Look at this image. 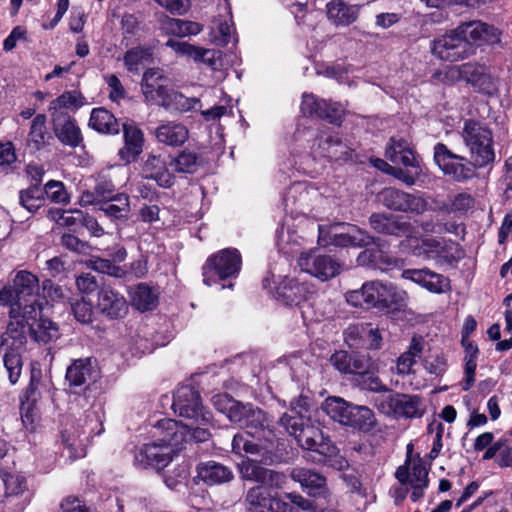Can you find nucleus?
<instances>
[{"mask_svg":"<svg viewBox=\"0 0 512 512\" xmlns=\"http://www.w3.org/2000/svg\"><path fill=\"white\" fill-rule=\"evenodd\" d=\"M221 400L226 402L225 409L230 421L246 429L245 433H238L233 437L232 451L239 455H242V453L261 455L264 463H270L272 451L248 438V436H252L259 440L264 439L269 443L273 442L276 435L266 414L250 403L243 404L227 396H219L215 404Z\"/></svg>","mask_w":512,"mask_h":512,"instance_id":"1","label":"nucleus"},{"mask_svg":"<svg viewBox=\"0 0 512 512\" xmlns=\"http://www.w3.org/2000/svg\"><path fill=\"white\" fill-rule=\"evenodd\" d=\"M188 429L174 419H161L153 427L154 441L144 444L135 454V464L141 467L165 468L187 441Z\"/></svg>","mask_w":512,"mask_h":512,"instance_id":"2","label":"nucleus"},{"mask_svg":"<svg viewBox=\"0 0 512 512\" xmlns=\"http://www.w3.org/2000/svg\"><path fill=\"white\" fill-rule=\"evenodd\" d=\"M308 402L309 399L304 396L291 401L290 409L279 419V424L295 438L303 449L331 456L335 453V446L307 415Z\"/></svg>","mask_w":512,"mask_h":512,"instance_id":"3","label":"nucleus"},{"mask_svg":"<svg viewBox=\"0 0 512 512\" xmlns=\"http://www.w3.org/2000/svg\"><path fill=\"white\" fill-rule=\"evenodd\" d=\"M39 279L33 273L21 270L13 279L12 285L0 289V306H9V317L14 319H35L41 314L38 303Z\"/></svg>","mask_w":512,"mask_h":512,"instance_id":"4","label":"nucleus"},{"mask_svg":"<svg viewBox=\"0 0 512 512\" xmlns=\"http://www.w3.org/2000/svg\"><path fill=\"white\" fill-rule=\"evenodd\" d=\"M385 156L392 163L401 164L404 167L401 168L389 165L382 159L374 160V166L408 186L414 185L422 174L421 163L408 141L404 138H391L390 144L386 148Z\"/></svg>","mask_w":512,"mask_h":512,"instance_id":"5","label":"nucleus"},{"mask_svg":"<svg viewBox=\"0 0 512 512\" xmlns=\"http://www.w3.org/2000/svg\"><path fill=\"white\" fill-rule=\"evenodd\" d=\"M462 138L474 165L484 168L494 163L496 155L490 128L479 121L467 120L464 123Z\"/></svg>","mask_w":512,"mask_h":512,"instance_id":"6","label":"nucleus"},{"mask_svg":"<svg viewBox=\"0 0 512 512\" xmlns=\"http://www.w3.org/2000/svg\"><path fill=\"white\" fill-rule=\"evenodd\" d=\"M407 242L414 256L435 260L440 264L453 265L463 257L459 245L445 238L410 237Z\"/></svg>","mask_w":512,"mask_h":512,"instance_id":"7","label":"nucleus"},{"mask_svg":"<svg viewBox=\"0 0 512 512\" xmlns=\"http://www.w3.org/2000/svg\"><path fill=\"white\" fill-rule=\"evenodd\" d=\"M434 162L444 175L458 183L468 182L478 177L477 169L471 158L452 152L445 144L434 146Z\"/></svg>","mask_w":512,"mask_h":512,"instance_id":"8","label":"nucleus"},{"mask_svg":"<svg viewBox=\"0 0 512 512\" xmlns=\"http://www.w3.org/2000/svg\"><path fill=\"white\" fill-rule=\"evenodd\" d=\"M241 265V254L237 249H223L206 260L202 268L203 282L211 286L218 280L236 277L241 270Z\"/></svg>","mask_w":512,"mask_h":512,"instance_id":"9","label":"nucleus"},{"mask_svg":"<svg viewBox=\"0 0 512 512\" xmlns=\"http://www.w3.org/2000/svg\"><path fill=\"white\" fill-rule=\"evenodd\" d=\"M318 241L321 245L336 247H363L370 243L372 236L355 225L336 223L319 225Z\"/></svg>","mask_w":512,"mask_h":512,"instance_id":"10","label":"nucleus"},{"mask_svg":"<svg viewBox=\"0 0 512 512\" xmlns=\"http://www.w3.org/2000/svg\"><path fill=\"white\" fill-rule=\"evenodd\" d=\"M26 333H31L38 342L47 343L59 337L57 325L49 319L39 318L11 320L7 326L6 334L19 344H23Z\"/></svg>","mask_w":512,"mask_h":512,"instance_id":"11","label":"nucleus"},{"mask_svg":"<svg viewBox=\"0 0 512 512\" xmlns=\"http://www.w3.org/2000/svg\"><path fill=\"white\" fill-rule=\"evenodd\" d=\"M259 456L262 458L261 455ZM272 459H274L273 453ZM272 463L273 460H271L270 463H264L262 459H260V461H256L249 457H245L237 465L240 478L244 481L258 483V486H267L269 488H275V490H280L286 484L287 477L283 472L263 466V464L268 465Z\"/></svg>","mask_w":512,"mask_h":512,"instance_id":"12","label":"nucleus"},{"mask_svg":"<svg viewBox=\"0 0 512 512\" xmlns=\"http://www.w3.org/2000/svg\"><path fill=\"white\" fill-rule=\"evenodd\" d=\"M378 409L395 417L418 418L425 412L422 399L417 395L396 393L376 400Z\"/></svg>","mask_w":512,"mask_h":512,"instance_id":"13","label":"nucleus"},{"mask_svg":"<svg viewBox=\"0 0 512 512\" xmlns=\"http://www.w3.org/2000/svg\"><path fill=\"white\" fill-rule=\"evenodd\" d=\"M298 265L303 272L313 277L327 281L340 274L341 264L332 256L319 254L316 251L301 253Z\"/></svg>","mask_w":512,"mask_h":512,"instance_id":"14","label":"nucleus"},{"mask_svg":"<svg viewBox=\"0 0 512 512\" xmlns=\"http://www.w3.org/2000/svg\"><path fill=\"white\" fill-rule=\"evenodd\" d=\"M431 52L442 61L456 62L472 54L473 48L463 38H460L454 29L434 39L431 45Z\"/></svg>","mask_w":512,"mask_h":512,"instance_id":"15","label":"nucleus"},{"mask_svg":"<svg viewBox=\"0 0 512 512\" xmlns=\"http://www.w3.org/2000/svg\"><path fill=\"white\" fill-rule=\"evenodd\" d=\"M172 408L181 417L199 420L204 424L210 421V414L203 412L200 395L193 387L186 385L177 389L173 397Z\"/></svg>","mask_w":512,"mask_h":512,"instance_id":"16","label":"nucleus"},{"mask_svg":"<svg viewBox=\"0 0 512 512\" xmlns=\"http://www.w3.org/2000/svg\"><path fill=\"white\" fill-rule=\"evenodd\" d=\"M385 207L400 212L422 214L428 209V202L419 194L407 193L395 188H386L380 193Z\"/></svg>","mask_w":512,"mask_h":512,"instance_id":"17","label":"nucleus"},{"mask_svg":"<svg viewBox=\"0 0 512 512\" xmlns=\"http://www.w3.org/2000/svg\"><path fill=\"white\" fill-rule=\"evenodd\" d=\"M267 486H253L246 492L244 503L249 512H287L288 504Z\"/></svg>","mask_w":512,"mask_h":512,"instance_id":"18","label":"nucleus"},{"mask_svg":"<svg viewBox=\"0 0 512 512\" xmlns=\"http://www.w3.org/2000/svg\"><path fill=\"white\" fill-rule=\"evenodd\" d=\"M395 478L401 485H407L412 490L410 498L413 502L423 498L429 486L428 471L420 462L414 463L411 469L407 464L399 466Z\"/></svg>","mask_w":512,"mask_h":512,"instance_id":"19","label":"nucleus"},{"mask_svg":"<svg viewBox=\"0 0 512 512\" xmlns=\"http://www.w3.org/2000/svg\"><path fill=\"white\" fill-rule=\"evenodd\" d=\"M373 294L372 308L386 311L400 310L405 305L406 293L391 283L370 281Z\"/></svg>","mask_w":512,"mask_h":512,"instance_id":"20","label":"nucleus"},{"mask_svg":"<svg viewBox=\"0 0 512 512\" xmlns=\"http://www.w3.org/2000/svg\"><path fill=\"white\" fill-rule=\"evenodd\" d=\"M311 152L315 156L326 157L330 160L346 161L352 158L353 149L338 136L321 133L314 140Z\"/></svg>","mask_w":512,"mask_h":512,"instance_id":"21","label":"nucleus"},{"mask_svg":"<svg viewBox=\"0 0 512 512\" xmlns=\"http://www.w3.org/2000/svg\"><path fill=\"white\" fill-rule=\"evenodd\" d=\"M168 77L159 68L147 69L141 79V91L146 103L159 105L168 86Z\"/></svg>","mask_w":512,"mask_h":512,"instance_id":"22","label":"nucleus"},{"mask_svg":"<svg viewBox=\"0 0 512 512\" xmlns=\"http://www.w3.org/2000/svg\"><path fill=\"white\" fill-rule=\"evenodd\" d=\"M219 10L223 11V13H220L219 17L213 20L209 37L213 44L223 47L232 41L236 43L237 38L232 22L231 10L226 0L222 5H219Z\"/></svg>","mask_w":512,"mask_h":512,"instance_id":"23","label":"nucleus"},{"mask_svg":"<svg viewBox=\"0 0 512 512\" xmlns=\"http://www.w3.org/2000/svg\"><path fill=\"white\" fill-rule=\"evenodd\" d=\"M357 257V263L360 266H368L381 271L387 270L395 261L386 251V243L379 238L372 237V240Z\"/></svg>","mask_w":512,"mask_h":512,"instance_id":"24","label":"nucleus"},{"mask_svg":"<svg viewBox=\"0 0 512 512\" xmlns=\"http://www.w3.org/2000/svg\"><path fill=\"white\" fill-rule=\"evenodd\" d=\"M290 477L313 497L327 498L330 495L326 485V478L314 470L295 467L292 469Z\"/></svg>","mask_w":512,"mask_h":512,"instance_id":"25","label":"nucleus"},{"mask_svg":"<svg viewBox=\"0 0 512 512\" xmlns=\"http://www.w3.org/2000/svg\"><path fill=\"white\" fill-rule=\"evenodd\" d=\"M96 306L102 314L112 319L123 317L128 309L125 297L110 286L100 288Z\"/></svg>","mask_w":512,"mask_h":512,"instance_id":"26","label":"nucleus"},{"mask_svg":"<svg viewBox=\"0 0 512 512\" xmlns=\"http://www.w3.org/2000/svg\"><path fill=\"white\" fill-rule=\"evenodd\" d=\"M460 38H463L473 48L474 43L487 41L490 43L499 41L498 30L481 21H470L459 25L456 29Z\"/></svg>","mask_w":512,"mask_h":512,"instance_id":"27","label":"nucleus"},{"mask_svg":"<svg viewBox=\"0 0 512 512\" xmlns=\"http://www.w3.org/2000/svg\"><path fill=\"white\" fill-rule=\"evenodd\" d=\"M403 278L413 281L432 293H444L449 289V280L445 276L435 273L428 268L407 269L403 271Z\"/></svg>","mask_w":512,"mask_h":512,"instance_id":"28","label":"nucleus"},{"mask_svg":"<svg viewBox=\"0 0 512 512\" xmlns=\"http://www.w3.org/2000/svg\"><path fill=\"white\" fill-rule=\"evenodd\" d=\"M369 223L376 232L387 235L402 236L410 231V223L393 214L374 213L370 216Z\"/></svg>","mask_w":512,"mask_h":512,"instance_id":"29","label":"nucleus"},{"mask_svg":"<svg viewBox=\"0 0 512 512\" xmlns=\"http://www.w3.org/2000/svg\"><path fill=\"white\" fill-rule=\"evenodd\" d=\"M86 104V99L80 91H65L49 104L50 117H71L69 112H74Z\"/></svg>","mask_w":512,"mask_h":512,"instance_id":"30","label":"nucleus"},{"mask_svg":"<svg viewBox=\"0 0 512 512\" xmlns=\"http://www.w3.org/2000/svg\"><path fill=\"white\" fill-rule=\"evenodd\" d=\"M326 15L333 25L346 27L357 20L359 7L343 0H331L326 4Z\"/></svg>","mask_w":512,"mask_h":512,"instance_id":"31","label":"nucleus"},{"mask_svg":"<svg viewBox=\"0 0 512 512\" xmlns=\"http://www.w3.org/2000/svg\"><path fill=\"white\" fill-rule=\"evenodd\" d=\"M311 293L310 286L300 283L298 279L285 277L277 286L276 295L278 299L287 305H298L306 300Z\"/></svg>","mask_w":512,"mask_h":512,"instance_id":"32","label":"nucleus"},{"mask_svg":"<svg viewBox=\"0 0 512 512\" xmlns=\"http://www.w3.org/2000/svg\"><path fill=\"white\" fill-rule=\"evenodd\" d=\"M155 136L159 143L171 146H182L189 138L188 128L176 121L161 123L155 130Z\"/></svg>","mask_w":512,"mask_h":512,"instance_id":"33","label":"nucleus"},{"mask_svg":"<svg viewBox=\"0 0 512 512\" xmlns=\"http://www.w3.org/2000/svg\"><path fill=\"white\" fill-rule=\"evenodd\" d=\"M461 75L479 91L493 94L496 90L494 78L487 72L486 67L467 63L461 67Z\"/></svg>","mask_w":512,"mask_h":512,"instance_id":"34","label":"nucleus"},{"mask_svg":"<svg viewBox=\"0 0 512 512\" xmlns=\"http://www.w3.org/2000/svg\"><path fill=\"white\" fill-rule=\"evenodd\" d=\"M51 122L55 135L61 143L71 147L80 145L83 140L82 134L72 117H53Z\"/></svg>","mask_w":512,"mask_h":512,"instance_id":"35","label":"nucleus"},{"mask_svg":"<svg viewBox=\"0 0 512 512\" xmlns=\"http://www.w3.org/2000/svg\"><path fill=\"white\" fill-rule=\"evenodd\" d=\"M142 172L146 178L155 180L160 186L168 188L173 184V175L167 168L165 158L149 155L144 162Z\"/></svg>","mask_w":512,"mask_h":512,"instance_id":"36","label":"nucleus"},{"mask_svg":"<svg viewBox=\"0 0 512 512\" xmlns=\"http://www.w3.org/2000/svg\"><path fill=\"white\" fill-rule=\"evenodd\" d=\"M197 474L207 485L227 483L234 478V474L230 468L215 461L200 463L197 466Z\"/></svg>","mask_w":512,"mask_h":512,"instance_id":"37","label":"nucleus"},{"mask_svg":"<svg viewBox=\"0 0 512 512\" xmlns=\"http://www.w3.org/2000/svg\"><path fill=\"white\" fill-rule=\"evenodd\" d=\"M123 129L125 144L119 150V156L126 163H130L142 153L144 136L142 131L134 125L124 124Z\"/></svg>","mask_w":512,"mask_h":512,"instance_id":"38","label":"nucleus"},{"mask_svg":"<svg viewBox=\"0 0 512 512\" xmlns=\"http://www.w3.org/2000/svg\"><path fill=\"white\" fill-rule=\"evenodd\" d=\"M93 365L91 358H80L72 362L66 370V382L70 388L84 386L92 378Z\"/></svg>","mask_w":512,"mask_h":512,"instance_id":"39","label":"nucleus"},{"mask_svg":"<svg viewBox=\"0 0 512 512\" xmlns=\"http://www.w3.org/2000/svg\"><path fill=\"white\" fill-rule=\"evenodd\" d=\"M198 103V99L186 97L182 93L169 87L158 106L163 107L166 111L171 113H184L194 109Z\"/></svg>","mask_w":512,"mask_h":512,"instance_id":"40","label":"nucleus"},{"mask_svg":"<svg viewBox=\"0 0 512 512\" xmlns=\"http://www.w3.org/2000/svg\"><path fill=\"white\" fill-rule=\"evenodd\" d=\"M131 304L139 311L153 310L158 303V294L146 283H140L129 291Z\"/></svg>","mask_w":512,"mask_h":512,"instance_id":"41","label":"nucleus"},{"mask_svg":"<svg viewBox=\"0 0 512 512\" xmlns=\"http://www.w3.org/2000/svg\"><path fill=\"white\" fill-rule=\"evenodd\" d=\"M89 125L96 131L102 133L114 134L119 132L117 119L104 108H94L92 110Z\"/></svg>","mask_w":512,"mask_h":512,"instance_id":"42","label":"nucleus"},{"mask_svg":"<svg viewBox=\"0 0 512 512\" xmlns=\"http://www.w3.org/2000/svg\"><path fill=\"white\" fill-rule=\"evenodd\" d=\"M348 414L346 426L358 428L363 431H369L375 424L374 414L372 410L366 406L352 404Z\"/></svg>","mask_w":512,"mask_h":512,"instance_id":"43","label":"nucleus"},{"mask_svg":"<svg viewBox=\"0 0 512 512\" xmlns=\"http://www.w3.org/2000/svg\"><path fill=\"white\" fill-rule=\"evenodd\" d=\"M423 350L422 338L414 336L410 345L397 359V371L399 374H409L416 363V359Z\"/></svg>","mask_w":512,"mask_h":512,"instance_id":"44","label":"nucleus"},{"mask_svg":"<svg viewBox=\"0 0 512 512\" xmlns=\"http://www.w3.org/2000/svg\"><path fill=\"white\" fill-rule=\"evenodd\" d=\"M350 403L339 397H329L322 404V410L327 414L333 421L339 422L342 425H346L348 421L347 415L351 408Z\"/></svg>","mask_w":512,"mask_h":512,"instance_id":"45","label":"nucleus"},{"mask_svg":"<svg viewBox=\"0 0 512 512\" xmlns=\"http://www.w3.org/2000/svg\"><path fill=\"white\" fill-rule=\"evenodd\" d=\"M151 58L152 51L150 48L135 47L125 53L123 61L129 72L138 74L142 66L150 62Z\"/></svg>","mask_w":512,"mask_h":512,"instance_id":"46","label":"nucleus"},{"mask_svg":"<svg viewBox=\"0 0 512 512\" xmlns=\"http://www.w3.org/2000/svg\"><path fill=\"white\" fill-rule=\"evenodd\" d=\"M50 387V381L41 379V371L32 369L29 386L21 398L37 403L43 394L50 391Z\"/></svg>","mask_w":512,"mask_h":512,"instance_id":"47","label":"nucleus"},{"mask_svg":"<svg viewBox=\"0 0 512 512\" xmlns=\"http://www.w3.org/2000/svg\"><path fill=\"white\" fill-rule=\"evenodd\" d=\"M46 137V115L38 114L32 120L30 132L28 135L29 145L32 146L35 150H39L45 145Z\"/></svg>","mask_w":512,"mask_h":512,"instance_id":"48","label":"nucleus"},{"mask_svg":"<svg viewBox=\"0 0 512 512\" xmlns=\"http://www.w3.org/2000/svg\"><path fill=\"white\" fill-rule=\"evenodd\" d=\"M111 200L117 203H104L100 207V211L111 218H125L130 210L129 197L126 194L120 193L112 197Z\"/></svg>","mask_w":512,"mask_h":512,"instance_id":"49","label":"nucleus"},{"mask_svg":"<svg viewBox=\"0 0 512 512\" xmlns=\"http://www.w3.org/2000/svg\"><path fill=\"white\" fill-rule=\"evenodd\" d=\"M5 485V494L7 497H18L23 496L24 501H27L29 498V493L27 489V481L24 476L20 474H6L3 478Z\"/></svg>","mask_w":512,"mask_h":512,"instance_id":"50","label":"nucleus"},{"mask_svg":"<svg viewBox=\"0 0 512 512\" xmlns=\"http://www.w3.org/2000/svg\"><path fill=\"white\" fill-rule=\"evenodd\" d=\"M3 363L9 382L12 385L16 384L22 374L23 361L21 355L16 350H9L3 357Z\"/></svg>","mask_w":512,"mask_h":512,"instance_id":"51","label":"nucleus"},{"mask_svg":"<svg viewBox=\"0 0 512 512\" xmlns=\"http://www.w3.org/2000/svg\"><path fill=\"white\" fill-rule=\"evenodd\" d=\"M371 283L366 282L361 289L350 291L346 294V300L355 307L372 308L373 294L371 293Z\"/></svg>","mask_w":512,"mask_h":512,"instance_id":"52","label":"nucleus"},{"mask_svg":"<svg viewBox=\"0 0 512 512\" xmlns=\"http://www.w3.org/2000/svg\"><path fill=\"white\" fill-rule=\"evenodd\" d=\"M20 204L29 212L37 211L43 202V191L38 186L20 192Z\"/></svg>","mask_w":512,"mask_h":512,"instance_id":"53","label":"nucleus"},{"mask_svg":"<svg viewBox=\"0 0 512 512\" xmlns=\"http://www.w3.org/2000/svg\"><path fill=\"white\" fill-rule=\"evenodd\" d=\"M358 385L365 390L382 393L388 392V387L382 383L377 375L376 365L371 369L370 372L362 374L358 378Z\"/></svg>","mask_w":512,"mask_h":512,"instance_id":"54","label":"nucleus"},{"mask_svg":"<svg viewBox=\"0 0 512 512\" xmlns=\"http://www.w3.org/2000/svg\"><path fill=\"white\" fill-rule=\"evenodd\" d=\"M326 100L318 99L313 94H304L302 97L301 111L304 115L322 117Z\"/></svg>","mask_w":512,"mask_h":512,"instance_id":"55","label":"nucleus"},{"mask_svg":"<svg viewBox=\"0 0 512 512\" xmlns=\"http://www.w3.org/2000/svg\"><path fill=\"white\" fill-rule=\"evenodd\" d=\"M173 170L180 173H192L197 166V157L192 152H182L170 161Z\"/></svg>","mask_w":512,"mask_h":512,"instance_id":"56","label":"nucleus"},{"mask_svg":"<svg viewBox=\"0 0 512 512\" xmlns=\"http://www.w3.org/2000/svg\"><path fill=\"white\" fill-rule=\"evenodd\" d=\"M374 366L375 363L369 355L352 354L349 374H354L359 377L362 374L370 372Z\"/></svg>","mask_w":512,"mask_h":512,"instance_id":"57","label":"nucleus"},{"mask_svg":"<svg viewBox=\"0 0 512 512\" xmlns=\"http://www.w3.org/2000/svg\"><path fill=\"white\" fill-rule=\"evenodd\" d=\"M95 191L97 196L102 199V201H107L108 199H112L115 197V185L112 179L106 173H100L96 178Z\"/></svg>","mask_w":512,"mask_h":512,"instance_id":"58","label":"nucleus"},{"mask_svg":"<svg viewBox=\"0 0 512 512\" xmlns=\"http://www.w3.org/2000/svg\"><path fill=\"white\" fill-rule=\"evenodd\" d=\"M90 267L97 272L114 277H121L123 276V271H126V269L116 266L111 260L103 258L91 259Z\"/></svg>","mask_w":512,"mask_h":512,"instance_id":"59","label":"nucleus"},{"mask_svg":"<svg viewBox=\"0 0 512 512\" xmlns=\"http://www.w3.org/2000/svg\"><path fill=\"white\" fill-rule=\"evenodd\" d=\"M44 191L47 197L55 203H67L69 201L64 184L60 181L51 180L47 182Z\"/></svg>","mask_w":512,"mask_h":512,"instance_id":"60","label":"nucleus"},{"mask_svg":"<svg viewBox=\"0 0 512 512\" xmlns=\"http://www.w3.org/2000/svg\"><path fill=\"white\" fill-rule=\"evenodd\" d=\"M17 161L15 147L12 142H0V168L3 171L13 169Z\"/></svg>","mask_w":512,"mask_h":512,"instance_id":"61","label":"nucleus"},{"mask_svg":"<svg viewBox=\"0 0 512 512\" xmlns=\"http://www.w3.org/2000/svg\"><path fill=\"white\" fill-rule=\"evenodd\" d=\"M195 61H201L213 70H219L222 65L221 51L199 47Z\"/></svg>","mask_w":512,"mask_h":512,"instance_id":"62","label":"nucleus"},{"mask_svg":"<svg viewBox=\"0 0 512 512\" xmlns=\"http://www.w3.org/2000/svg\"><path fill=\"white\" fill-rule=\"evenodd\" d=\"M57 210L59 214L57 222L61 226L68 227L69 229L76 230L82 224L83 212L80 210L63 211Z\"/></svg>","mask_w":512,"mask_h":512,"instance_id":"63","label":"nucleus"},{"mask_svg":"<svg viewBox=\"0 0 512 512\" xmlns=\"http://www.w3.org/2000/svg\"><path fill=\"white\" fill-rule=\"evenodd\" d=\"M365 325H354L345 331V342L350 348H363L365 342L364 335Z\"/></svg>","mask_w":512,"mask_h":512,"instance_id":"64","label":"nucleus"}]
</instances>
